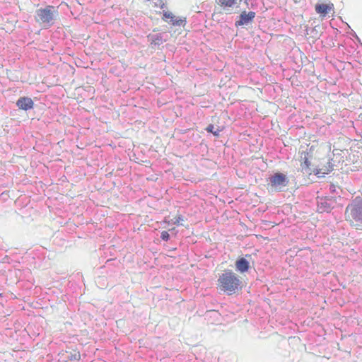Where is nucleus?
I'll return each mask as SVG.
<instances>
[{
  "label": "nucleus",
  "mask_w": 362,
  "mask_h": 362,
  "mask_svg": "<svg viewBox=\"0 0 362 362\" xmlns=\"http://www.w3.org/2000/svg\"><path fill=\"white\" fill-rule=\"evenodd\" d=\"M16 106L19 109L27 111L33 108L34 103L30 98L23 96L20 97L16 101Z\"/></svg>",
  "instance_id": "8"
},
{
  "label": "nucleus",
  "mask_w": 362,
  "mask_h": 362,
  "mask_svg": "<svg viewBox=\"0 0 362 362\" xmlns=\"http://www.w3.org/2000/svg\"><path fill=\"white\" fill-rule=\"evenodd\" d=\"M58 15V10L54 6L48 5L36 11L35 20L42 24L43 27L48 28L54 24Z\"/></svg>",
  "instance_id": "4"
},
{
  "label": "nucleus",
  "mask_w": 362,
  "mask_h": 362,
  "mask_svg": "<svg viewBox=\"0 0 362 362\" xmlns=\"http://www.w3.org/2000/svg\"><path fill=\"white\" fill-rule=\"evenodd\" d=\"M255 16V13L253 11H250L249 13H246L243 11L240 16L239 21H236L235 25H243L251 22Z\"/></svg>",
  "instance_id": "9"
},
{
  "label": "nucleus",
  "mask_w": 362,
  "mask_h": 362,
  "mask_svg": "<svg viewBox=\"0 0 362 362\" xmlns=\"http://www.w3.org/2000/svg\"><path fill=\"white\" fill-rule=\"evenodd\" d=\"M235 269L240 273H245L250 269V262L245 257H239L235 262Z\"/></svg>",
  "instance_id": "10"
},
{
  "label": "nucleus",
  "mask_w": 362,
  "mask_h": 362,
  "mask_svg": "<svg viewBox=\"0 0 362 362\" xmlns=\"http://www.w3.org/2000/svg\"><path fill=\"white\" fill-rule=\"evenodd\" d=\"M67 358L71 361H78L81 359V354L79 352L74 354L70 353L67 356Z\"/></svg>",
  "instance_id": "13"
},
{
  "label": "nucleus",
  "mask_w": 362,
  "mask_h": 362,
  "mask_svg": "<svg viewBox=\"0 0 362 362\" xmlns=\"http://www.w3.org/2000/svg\"><path fill=\"white\" fill-rule=\"evenodd\" d=\"M242 287L241 279L231 270L223 271L217 281V288L228 295L237 293L242 289Z\"/></svg>",
  "instance_id": "2"
},
{
  "label": "nucleus",
  "mask_w": 362,
  "mask_h": 362,
  "mask_svg": "<svg viewBox=\"0 0 362 362\" xmlns=\"http://www.w3.org/2000/svg\"><path fill=\"white\" fill-rule=\"evenodd\" d=\"M270 183L273 189L281 191L288 185V180L283 173H277L270 178Z\"/></svg>",
  "instance_id": "6"
},
{
  "label": "nucleus",
  "mask_w": 362,
  "mask_h": 362,
  "mask_svg": "<svg viewBox=\"0 0 362 362\" xmlns=\"http://www.w3.org/2000/svg\"><path fill=\"white\" fill-rule=\"evenodd\" d=\"M148 38L151 40V43L155 45H158V34H153L148 35Z\"/></svg>",
  "instance_id": "15"
},
{
  "label": "nucleus",
  "mask_w": 362,
  "mask_h": 362,
  "mask_svg": "<svg viewBox=\"0 0 362 362\" xmlns=\"http://www.w3.org/2000/svg\"><path fill=\"white\" fill-rule=\"evenodd\" d=\"M162 19L172 26H185L186 18L175 15L170 11H164Z\"/></svg>",
  "instance_id": "5"
},
{
  "label": "nucleus",
  "mask_w": 362,
  "mask_h": 362,
  "mask_svg": "<svg viewBox=\"0 0 362 362\" xmlns=\"http://www.w3.org/2000/svg\"><path fill=\"white\" fill-rule=\"evenodd\" d=\"M334 4L332 3L329 4H317L315 6V10L317 13L322 18L325 17L329 12L334 11Z\"/></svg>",
  "instance_id": "7"
},
{
  "label": "nucleus",
  "mask_w": 362,
  "mask_h": 362,
  "mask_svg": "<svg viewBox=\"0 0 362 362\" xmlns=\"http://www.w3.org/2000/svg\"><path fill=\"white\" fill-rule=\"evenodd\" d=\"M206 130L208 132H210V133H212L215 136H218L219 135V132H220V130L219 129H217L216 131H214V126L213 124H209L206 128Z\"/></svg>",
  "instance_id": "14"
},
{
  "label": "nucleus",
  "mask_w": 362,
  "mask_h": 362,
  "mask_svg": "<svg viewBox=\"0 0 362 362\" xmlns=\"http://www.w3.org/2000/svg\"><path fill=\"white\" fill-rule=\"evenodd\" d=\"M300 143L298 160L301 171L308 175L328 173L330 171L329 168H320V164L316 162L320 158L321 146L318 144H310L308 140Z\"/></svg>",
  "instance_id": "1"
},
{
  "label": "nucleus",
  "mask_w": 362,
  "mask_h": 362,
  "mask_svg": "<svg viewBox=\"0 0 362 362\" xmlns=\"http://www.w3.org/2000/svg\"><path fill=\"white\" fill-rule=\"evenodd\" d=\"M182 221H184V219H183L182 216L180 215L173 216V218H171L169 216L168 217L165 218L164 222L168 223V224L178 225V224H180V222Z\"/></svg>",
  "instance_id": "12"
},
{
  "label": "nucleus",
  "mask_w": 362,
  "mask_h": 362,
  "mask_svg": "<svg viewBox=\"0 0 362 362\" xmlns=\"http://www.w3.org/2000/svg\"><path fill=\"white\" fill-rule=\"evenodd\" d=\"M241 0H217V4L222 7L224 10H228L233 8L235 5L238 4Z\"/></svg>",
  "instance_id": "11"
},
{
  "label": "nucleus",
  "mask_w": 362,
  "mask_h": 362,
  "mask_svg": "<svg viewBox=\"0 0 362 362\" xmlns=\"http://www.w3.org/2000/svg\"><path fill=\"white\" fill-rule=\"evenodd\" d=\"M345 218L351 226L362 229V197H356L346 206Z\"/></svg>",
  "instance_id": "3"
},
{
  "label": "nucleus",
  "mask_w": 362,
  "mask_h": 362,
  "mask_svg": "<svg viewBox=\"0 0 362 362\" xmlns=\"http://www.w3.org/2000/svg\"><path fill=\"white\" fill-rule=\"evenodd\" d=\"M161 238L164 240H168L169 238V234L167 231H163L161 233Z\"/></svg>",
  "instance_id": "16"
}]
</instances>
